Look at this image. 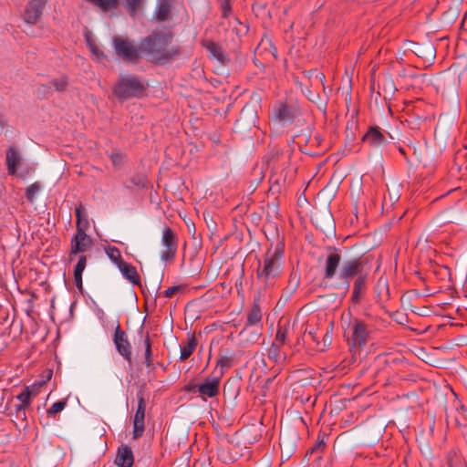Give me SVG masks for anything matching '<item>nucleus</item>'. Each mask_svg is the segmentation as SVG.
Listing matches in <instances>:
<instances>
[{
    "instance_id": "nucleus-11",
    "label": "nucleus",
    "mask_w": 467,
    "mask_h": 467,
    "mask_svg": "<svg viewBox=\"0 0 467 467\" xmlns=\"http://www.w3.org/2000/svg\"><path fill=\"white\" fill-rule=\"evenodd\" d=\"M113 341L118 352L128 361L131 359V346L129 342L128 336L120 328L119 324L115 328Z\"/></svg>"
},
{
    "instance_id": "nucleus-36",
    "label": "nucleus",
    "mask_w": 467,
    "mask_h": 467,
    "mask_svg": "<svg viewBox=\"0 0 467 467\" xmlns=\"http://www.w3.org/2000/svg\"><path fill=\"white\" fill-rule=\"evenodd\" d=\"M87 265V256L81 255L74 268V274H83Z\"/></svg>"
},
{
    "instance_id": "nucleus-4",
    "label": "nucleus",
    "mask_w": 467,
    "mask_h": 467,
    "mask_svg": "<svg viewBox=\"0 0 467 467\" xmlns=\"http://www.w3.org/2000/svg\"><path fill=\"white\" fill-rule=\"evenodd\" d=\"M370 327L359 318H353L345 328L344 336L351 348L360 349L366 346L371 335Z\"/></svg>"
},
{
    "instance_id": "nucleus-19",
    "label": "nucleus",
    "mask_w": 467,
    "mask_h": 467,
    "mask_svg": "<svg viewBox=\"0 0 467 467\" xmlns=\"http://www.w3.org/2000/svg\"><path fill=\"white\" fill-rule=\"evenodd\" d=\"M367 279H368V276H363V277L355 279V282L353 285V291H352V295H351V300L354 303H358L359 300L361 299V297L363 296V295L365 294L366 289H367V286H366Z\"/></svg>"
},
{
    "instance_id": "nucleus-34",
    "label": "nucleus",
    "mask_w": 467,
    "mask_h": 467,
    "mask_svg": "<svg viewBox=\"0 0 467 467\" xmlns=\"http://www.w3.org/2000/svg\"><path fill=\"white\" fill-rule=\"evenodd\" d=\"M50 85L53 90L63 91L67 85V80L65 77H62L60 78L52 80Z\"/></svg>"
},
{
    "instance_id": "nucleus-21",
    "label": "nucleus",
    "mask_w": 467,
    "mask_h": 467,
    "mask_svg": "<svg viewBox=\"0 0 467 467\" xmlns=\"http://www.w3.org/2000/svg\"><path fill=\"white\" fill-rule=\"evenodd\" d=\"M197 346V340L195 337H191L187 342H183L181 344V360L188 359L191 355L193 353Z\"/></svg>"
},
{
    "instance_id": "nucleus-33",
    "label": "nucleus",
    "mask_w": 467,
    "mask_h": 467,
    "mask_svg": "<svg viewBox=\"0 0 467 467\" xmlns=\"http://www.w3.org/2000/svg\"><path fill=\"white\" fill-rule=\"evenodd\" d=\"M87 44L92 52L98 58L105 57V54L99 48L96 42L91 37H87Z\"/></svg>"
},
{
    "instance_id": "nucleus-35",
    "label": "nucleus",
    "mask_w": 467,
    "mask_h": 467,
    "mask_svg": "<svg viewBox=\"0 0 467 467\" xmlns=\"http://www.w3.org/2000/svg\"><path fill=\"white\" fill-rule=\"evenodd\" d=\"M280 349L281 346L273 342L268 349V357L276 361L280 358Z\"/></svg>"
},
{
    "instance_id": "nucleus-8",
    "label": "nucleus",
    "mask_w": 467,
    "mask_h": 467,
    "mask_svg": "<svg viewBox=\"0 0 467 467\" xmlns=\"http://www.w3.org/2000/svg\"><path fill=\"white\" fill-rule=\"evenodd\" d=\"M222 377V371H213L211 377L198 385V395L202 400H206L208 398H214L219 394Z\"/></svg>"
},
{
    "instance_id": "nucleus-7",
    "label": "nucleus",
    "mask_w": 467,
    "mask_h": 467,
    "mask_svg": "<svg viewBox=\"0 0 467 467\" xmlns=\"http://www.w3.org/2000/svg\"><path fill=\"white\" fill-rule=\"evenodd\" d=\"M113 45L117 55L126 61L137 60L142 51L140 46L136 47L130 41L119 36L113 38Z\"/></svg>"
},
{
    "instance_id": "nucleus-44",
    "label": "nucleus",
    "mask_w": 467,
    "mask_h": 467,
    "mask_svg": "<svg viewBox=\"0 0 467 467\" xmlns=\"http://www.w3.org/2000/svg\"><path fill=\"white\" fill-rule=\"evenodd\" d=\"M325 447V441L323 440H318L315 446L313 447L312 451H322Z\"/></svg>"
},
{
    "instance_id": "nucleus-49",
    "label": "nucleus",
    "mask_w": 467,
    "mask_h": 467,
    "mask_svg": "<svg viewBox=\"0 0 467 467\" xmlns=\"http://www.w3.org/2000/svg\"><path fill=\"white\" fill-rule=\"evenodd\" d=\"M400 153H402V154L404 153V150H403V149H402V148H400Z\"/></svg>"
},
{
    "instance_id": "nucleus-46",
    "label": "nucleus",
    "mask_w": 467,
    "mask_h": 467,
    "mask_svg": "<svg viewBox=\"0 0 467 467\" xmlns=\"http://www.w3.org/2000/svg\"><path fill=\"white\" fill-rule=\"evenodd\" d=\"M307 336L313 340V341H317V332L316 331H308L307 332Z\"/></svg>"
},
{
    "instance_id": "nucleus-14",
    "label": "nucleus",
    "mask_w": 467,
    "mask_h": 467,
    "mask_svg": "<svg viewBox=\"0 0 467 467\" xmlns=\"http://www.w3.org/2000/svg\"><path fill=\"white\" fill-rule=\"evenodd\" d=\"M134 462V456L130 447L125 445L119 448L115 463L118 467H131Z\"/></svg>"
},
{
    "instance_id": "nucleus-26",
    "label": "nucleus",
    "mask_w": 467,
    "mask_h": 467,
    "mask_svg": "<svg viewBox=\"0 0 467 467\" xmlns=\"http://www.w3.org/2000/svg\"><path fill=\"white\" fill-rule=\"evenodd\" d=\"M130 16H136L142 6L143 0H124Z\"/></svg>"
},
{
    "instance_id": "nucleus-37",
    "label": "nucleus",
    "mask_w": 467,
    "mask_h": 467,
    "mask_svg": "<svg viewBox=\"0 0 467 467\" xmlns=\"http://www.w3.org/2000/svg\"><path fill=\"white\" fill-rule=\"evenodd\" d=\"M308 78H314L316 82L320 83L321 86H324L325 76L323 73L319 72L317 69L311 70L308 72Z\"/></svg>"
},
{
    "instance_id": "nucleus-23",
    "label": "nucleus",
    "mask_w": 467,
    "mask_h": 467,
    "mask_svg": "<svg viewBox=\"0 0 467 467\" xmlns=\"http://www.w3.org/2000/svg\"><path fill=\"white\" fill-rule=\"evenodd\" d=\"M88 3L107 12L110 9H116L119 6V0H87Z\"/></svg>"
},
{
    "instance_id": "nucleus-2",
    "label": "nucleus",
    "mask_w": 467,
    "mask_h": 467,
    "mask_svg": "<svg viewBox=\"0 0 467 467\" xmlns=\"http://www.w3.org/2000/svg\"><path fill=\"white\" fill-rule=\"evenodd\" d=\"M171 41V35L154 33L141 41L140 48L150 60L166 63L178 54L176 47H170Z\"/></svg>"
},
{
    "instance_id": "nucleus-38",
    "label": "nucleus",
    "mask_w": 467,
    "mask_h": 467,
    "mask_svg": "<svg viewBox=\"0 0 467 467\" xmlns=\"http://www.w3.org/2000/svg\"><path fill=\"white\" fill-rule=\"evenodd\" d=\"M219 2L221 5L223 17H228L232 10L230 0H219Z\"/></svg>"
},
{
    "instance_id": "nucleus-42",
    "label": "nucleus",
    "mask_w": 467,
    "mask_h": 467,
    "mask_svg": "<svg viewBox=\"0 0 467 467\" xmlns=\"http://www.w3.org/2000/svg\"><path fill=\"white\" fill-rule=\"evenodd\" d=\"M74 279L77 287L81 290L82 289V274H74Z\"/></svg>"
},
{
    "instance_id": "nucleus-47",
    "label": "nucleus",
    "mask_w": 467,
    "mask_h": 467,
    "mask_svg": "<svg viewBox=\"0 0 467 467\" xmlns=\"http://www.w3.org/2000/svg\"><path fill=\"white\" fill-rule=\"evenodd\" d=\"M308 99H309L311 101H314V100H315V99L313 98L312 94H309Z\"/></svg>"
},
{
    "instance_id": "nucleus-31",
    "label": "nucleus",
    "mask_w": 467,
    "mask_h": 467,
    "mask_svg": "<svg viewBox=\"0 0 467 467\" xmlns=\"http://www.w3.org/2000/svg\"><path fill=\"white\" fill-rule=\"evenodd\" d=\"M145 345V364L148 368L152 367V359H151V343L149 336L146 337L144 340Z\"/></svg>"
},
{
    "instance_id": "nucleus-25",
    "label": "nucleus",
    "mask_w": 467,
    "mask_h": 467,
    "mask_svg": "<svg viewBox=\"0 0 467 467\" xmlns=\"http://www.w3.org/2000/svg\"><path fill=\"white\" fill-rule=\"evenodd\" d=\"M233 363H234V358L232 355L220 356L219 359L216 362V366H215V368L213 371H216V372L222 371L223 373L224 372L223 370L225 368H230L233 366Z\"/></svg>"
},
{
    "instance_id": "nucleus-10",
    "label": "nucleus",
    "mask_w": 467,
    "mask_h": 467,
    "mask_svg": "<svg viewBox=\"0 0 467 467\" xmlns=\"http://www.w3.org/2000/svg\"><path fill=\"white\" fill-rule=\"evenodd\" d=\"M138 408L133 418V439L140 438L145 430L146 401L141 392L138 393Z\"/></svg>"
},
{
    "instance_id": "nucleus-24",
    "label": "nucleus",
    "mask_w": 467,
    "mask_h": 467,
    "mask_svg": "<svg viewBox=\"0 0 467 467\" xmlns=\"http://www.w3.org/2000/svg\"><path fill=\"white\" fill-rule=\"evenodd\" d=\"M171 12V5L168 1H161L156 8V18L159 21H165L168 19Z\"/></svg>"
},
{
    "instance_id": "nucleus-41",
    "label": "nucleus",
    "mask_w": 467,
    "mask_h": 467,
    "mask_svg": "<svg viewBox=\"0 0 467 467\" xmlns=\"http://www.w3.org/2000/svg\"><path fill=\"white\" fill-rule=\"evenodd\" d=\"M180 289L179 286H170L164 291V296L166 297H171L178 290Z\"/></svg>"
},
{
    "instance_id": "nucleus-30",
    "label": "nucleus",
    "mask_w": 467,
    "mask_h": 467,
    "mask_svg": "<svg viewBox=\"0 0 467 467\" xmlns=\"http://www.w3.org/2000/svg\"><path fill=\"white\" fill-rule=\"evenodd\" d=\"M332 341V327L327 328L325 335L323 336L322 343L317 342V346L319 350L324 351Z\"/></svg>"
},
{
    "instance_id": "nucleus-6",
    "label": "nucleus",
    "mask_w": 467,
    "mask_h": 467,
    "mask_svg": "<svg viewBox=\"0 0 467 467\" xmlns=\"http://www.w3.org/2000/svg\"><path fill=\"white\" fill-rule=\"evenodd\" d=\"M161 244L163 249L161 251V259L165 262L172 261L178 248V238L171 228L165 227L163 229Z\"/></svg>"
},
{
    "instance_id": "nucleus-3",
    "label": "nucleus",
    "mask_w": 467,
    "mask_h": 467,
    "mask_svg": "<svg viewBox=\"0 0 467 467\" xmlns=\"http://www.w3.org/2000/svg\"><path fill=\"white\" fill-rule=\"evenodd\" d=\"M283 252L275 248L265 254L263 265L257 269V277L265 285L273 284L283 269Z\"/></svg>"
},
{
    "instance_id": "nucleus-22",
    "label": "nucleus",
    "mask_w": 467,
    "mask_h": 467,
    "mask_svg": "<svg viewBox=\"0 0 467 467\" xmlns=\"http://www.w3.org/2000/svg\"><path fill=\"white\" fill-rule=\"evenodd\" d=\"M262 312L259 304L254 302L247 316L246 326H254L261 322Z\"/></svg>"
},
{
    "instance_id": "nucleus-20",
    "label": "nucleus",
    "mask_w": 467,
    "mask_h": 467,
    "mask_svg": "<svg viewBox=\"0 0 467 467\" xmlns=\"http://www.w3.org/2000/svg\"><path fill=\"white\" fill-rule=\"evenodd\" d=\"M20 156L14 147H10L6 152V165L8 172L14 175L16 172Z\"/></svg>"
},
{
    "instance_id": "nucleus-16",
    "label": "nucleus",
    "mask_w": 467,
    "mask_h": 467,
    "mask_svg": "<svg viewBox=\"0 0 467 467\" xmlns=\"http://www.w3.org/2000/svg\"><path fill=\"white\" fill-rule=\"evenodd\" d=\"M118 268L129 282L135 285H140V275L134 265L127 262H120Z\"/></svg>"
},
{
    "instance_id": "nucleus-18",
    "label": "nucleus",
    "mask_w": 467,
    "mask_h": 467,
    "mask_svg": "<svg viewBox=\"0 0 467 467\" xmlns=\"http://www.w3.org/2000/svg\"><path fill=\"white\" fill-rule=\"evenodd\" d=\"M202 46L207 49L211 56L219 62L224 64L229 60L225 56L223 47L218 43L212 40H206L202 42Z\"/></svg>"
},
{
    "instance_id": "nucleus-45",
    "label": "nucleus",
    "mask_w": 467,
    "mask_h": 467,
    "mask_svg": "<svg viewBox=\"0 0 467 467\" xmlns=\"http://www.w3.org/2000/svg\"><path fill=\"white\" fill-rule=\"evenodd\" d=\"M88 227V221L86 217L81 219V229L86 232V229Z\"/></svg>"
},
{
    "instance_id": "nucleus-13",
    "label": "nucleus",
    "mask_w": 467,
    "mask_h": 467,
    "mask_svg": "<svg viewBox=\"0 0 467 467\" xmlns=\"http://www.w3.org/2000/svg\"><path fill=\"white\" fill-rule=\"evenodd\" d=\"M38 394V387L35 384L32 387H26L25 389L17 395V400L20 404L16 406V413L19 415L23 413L24 418L26 417L25 409L30 404L31 399Z\"/></svg>"
},
{
    "instance_id": "nucleus-39",
    "label": "nucleus",
    "mask_w": 467,
    "mask_h": 467,
    "mask_svg": "<svg viewBox=\"0 0 467 467\" xmlns=\"http://www.w3.org/2000/svg\"><path fill=\"white\" fill-rule=\"evenodd\" d=\"M38 95L41 98L49 96L53 92L51 85H41L37 89Z\"/></svg>"
},
{
    "instance_id": "nucleus-32",
    "label": "nucleus",
    "mask_w": 467,
    "mask_h": 467,
    "mask_svg": "<svg viewBox=\"0 0 467 467\" xmlns=\"http://www.w3.org/2000/svg\"><path fill=\"white\" fill-rule=\"evenodd\" d=\"M39 190L40 184L38 182H34L31 185H29L26 191V196L27 200L31 202H34L35 196L39 192Z\"/></svg>"
},
{
    "instance_id": "nucleus-28",
    "label": "nucleus",
    "mask_w": 467,
    "mask_h": 467,
    "mask_svg": "<svg viewBox=\"0 0 467 467\" xmlns=\"http://www.w3.org/2000/svg\"><path fill=\"white\" fill-rule=\"evenodd\" d=\"M67 406V400H62L55 402L47 410V413L49 417H55L57 413L62 411Z\"/></svg>"
},
{
    "instance_id": "nucleus-17",
    "label": "nucleus",
    "mask_w": 467,
    "mask_h": 467,
    "mask_svg": "<svg viewBox=\"0 0 467 467\" xmlns=\"http://www.w3.org/2000/svg\"><path fill=\"white\" fill-rule=\"evenodd\" d=\"M275 118L281 121H290L296 117V109L292 106L279 102L274 109Z\"/></svg>"
},
{
    "instance_id": "nucleus-12",
    "label": "nucleus",
    "mask_w": 467,
    "mask_h": 467,
    "mask_svg": "<svg viewBox=\"0 0 467 467\" xmlns=\"http://www.w3.org/2000/svg\"><path fill=\"white\" fill-rule=\"evenodd\" d=\"M47 3L28 0L23 12V19L26 23L35 25L43 15Z\"/></svg>"
},
{
    "instance_id": "nucleus-29",
    "label": "nucleus",
    "mask_w": 467,
    "mask_h": 467,
    "mask_svg": "<svg viewBox=\"0 0 467 467\" xmlns=\"http://www.w3.org/2000/svg\"><path fill=\"white\" fill-rule=\"evenodd\" d=\"M286 337L287 327L278 326L276 335L273 342L275 343V345H280L282 347L285 343Z\"/></svg>"
},
{
    "instance_id": "nucleus-48",
    "label": "nucleus",
    "mask_w": 467,
    "mask_h": 467,
    "mask_svg": "<svg viewBox=\"0 0 467 467\" xmlns=\"http://www.w3.org/2000/svg\"><path fill=\"white\" fill-rule=\"evenodd\" d=\"M117 157H118V156H112V161H113V162H116V161H118V158H117Z\"/></svg>"
},
{
    "instance_id": "nucleus-15",
    "label": "nucleus",
    "mask_w": 467,
    "mask_h": 467,
    "mask_svg": "<svg viewBox=\"0 0 467 467\" xmlns=\"http://www.w3.org/2000/svg\"><path fill=\"white\" fill-rule=\"evenodd\" d=\"M362 140L372 147H379L387 142L386 137L378 127L369 128Z\"/></svg>"
},
{
    "instance_id": "nucleus-43",
    "label": "nucleus",
    "mask_w": 467,
    "mask_h": 467,
    "mask_svg": "<svg viewBox=\"0 0 467 467\" xmlns=\"http://www.w3.org/2000/svg\"><path fill=\"white\" fill-rule=\"evenodd\" d=\"M185 390L192 393H198V385L188 384L185 386Z\"/></svg>"
},
{
    "instance_id": "nucleus-9",
    "label": "nucleus",
    "mask_w": 467,
    "mask_h": 467,
    "mask_svg": "<svg viewBox=\"0 0 467 467\" xmlns=\"http://www.w3.org/2000/svg\"><path fill=\"white\" fill-rule=\"evenodd\" d=\"M92 244L93 242L91 237L88 236L86 232L82 231L81 228L77 229L76 234L73 236L70 242V261L74 255L88 251L92 247Z\"/></svg>"
},
{
    "instance_id": "nucleus-40",
    "label": "nucleus",
    "mask_w": 467,
    "mask_h": 467,
    "mask_svg": "<svg viewBox=\"0 0 467 467\" xmlns=\"http://www.w3.org/2000/svg\"><path fill=\"white\" fill-rule=\"evenodd\" d=\"M84 208L81 204L75 208V214L77 217V229L81 228V219L83 218Z\"/></svg>"
},
{
    "instance_id": "nucleus-5",
    "label": "nucleus",
    "mask_w": 467,
    "mask_h": 467,
    "mask_svg": "<svg viewBox=\"0 0 467 467\" xmlns=\"http://www.w3.org/2000/svg\"><path fill=\"white\" fill-rule=\"evenodd\" d=\"M144 91V84L135 76L121 78L114 88V94L119 99L140 97Z\"/></svg>"
},
{
    "instance_id": "nucleus-27",
    "label": "nucleus",
    "mask_w": 467,
    "mask_h": 467,
    "mask_svg": "<svg viewBox=\"0 0 467 467\" xmlns=\"http://www.w3.org/2000/svg\"><path fill=\"white\" fill-rule=\"evenodd\" d=\"M105 252L109 258L112 262H114L117 265V266L120 265V262H125L124 260H122L120 251L117 247L108 246L106 247Z\"/></svg>"
},
{
    "instance_id": "nucleus-1",
    "label": "nucleus",
    "mask_w": 467,
    "mask_h": 467,
    "mask_svg": "<svg viewBox=\"0 0 467 467\" xmlns=\"http://www.w3.org/2000/svg\"><path fill=\"white\" fill-rule=\"evenodd\" d=\"M340 262L341 255L336 249L327 254L324 265L325 279L331 280L337 274L338 279L348 289L351 279L368 275L370 268L366 259L361 257L351 258L344 261L339 267Z\"/></svg>"
}]
</instances>
